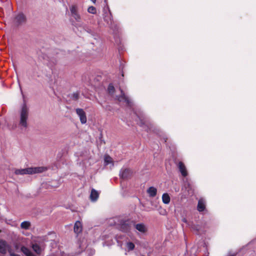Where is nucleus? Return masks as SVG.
<instances>
[{
	"mask_svg": "<svg viewBox=\"0 0 256 256\" xmlns=\"http://www.w3.org/2000/svg\"><path fill=\"white\" fill-rule=\"evenodd\" d=\"M28 108L26 104L25 100H24V104H22L20 112V120L19 124L20 126L24 128L28 127L27 120L28 119Z\"/></svg>",
	"mask_w": 256,
	"mask_h": 256,
	"instance_id": "f257e3e1",
	"label": "nucleus"
},
{
	"mask_svg": "<svg viewBox=\"0 0 256 256\" xmlns=\"http://www.w3.org/2000/svg\"><path fill=\"white\" fill-rule=\"evenodd\" d=\"M44 167L28 168L24 169H17L15 170L16 174H34L42 172L46 170Z\"/></svg>",
	"mask_w": 256,
	"mask_h": 256,
	"instance_id": "f03ea898",
	"label": "nucleus"
},
{
	"mask_svg": "<svg viewBox=\"0 0 256 256\" xmlns=\"http://www.w3.org/2000/svg\"><path fill=\"white\" fill-rule=\"evenodd\" d=\"M134 224L135 222L130 219L122 220L120 222L118 228L121 232L128 233L134 226Z\"/></svg>",
	"mask_w": 256,
	"mask_h": 256,
	"instance_id": "7ed1b4c3",
	"label": "nucleus"
},
{
	"mask_svg": "<svg viewBox=\"0 0 256 256\" xmlns=\"http://www.w3.org/2000/svg\"><path fill=\"white\" fill-rule=\"evenodd\" d=\"M139 122L138 124L142 127L144 130L148 132L152 128V124L143 116H138Z\"/></svg>",
	"mask_w": 256,
	"mask_h": 256,
	"instance_id": "20e7f679",
	"label": "nucleus"
},
{
	"mask_svg": "<svg viewBox=\"0 0 256 256\" xmlns=\"http://www.w3.org/2000/svg\"><path fill=\"white\" fill-rule=\"evenodd\" d=\"M76 114L80 118V122L82 124H84L86 122L87 118L85 112L82 108H78L76 110Z\"/></svg>",
	"mask_w": 256,
	"mask_h": 256,
	"instance_id": "39448f33",
	"label": "nucleus"
},
{
	"mask_svg": "<svg viewBox=\"0 0 256 256\" xmlns=\"http://www.w3.org/2000/svg\"><path fill=\"white\" fill-rule=\"evenodd\" d=\"M132 175V171L130 168H125L120 171V176L123 179L130 178Z\"/></svg>",
	"mask_w": 256,
	"mask_h": 256,
	"instance_id": "423d86ee",
	"label": "nucleus"
},
{
	"mask_svg": "<svg viewBox=\"0 0 256 256\" xmlns=\"http://www.w3.org/2000/svg\"><path fill=\"white\" fill-rule=\"evenodd\" d=\"M8 248H10V246L6 242L3 240H0V252L4 254H6Z\"/></svg>",
	"mask_w": 256,
	"mask_h": 256,
	"instance_id": "0eeeda50",
	"label": "nucleus"
},
{
	"mask_svg": "<svg viewBox=\"0 0 256 256\" xmlns=\"http://www.w3.org/2000/svg\"><path fill=\"white\" fill-rule=\"evenodd\" d=\"M74 233L76 234L78 236V234L82 232V222L79 221L77 220L74 225Z\"/></svg>",
	"mask_w": 256,
	"mask_h": 256,
	"instance_id": "6e6552de",
	"label": "nucleus"
},
{
	"mask_svg": "<svg viewBox=\"0 0 256 256\" xmlns=\"http://www.w3.org/2000/svg\"><path fill=\"white\" fill-rule=\"evenodd\" d=\"M178 168L182 175L186 177L188 176V172L184 164L182 162H180L178 164Z\"/></svg>",
	"mask_w": 256,
	"mask_h": 256,
	"instance_id": "1a4fd4ad",
	"label": "nucleus"
},
{
	"mask_svg": "<svg viewBox=\"0 0 256 256\" xmlns=\"http://www.w3.org/2000/svg\"><path fill=\"white\" fill-rule=\"evenodd\" d=\"M99 197V193L98 192L94 190V188H92L91 190V192L90 194V199L92 202H96Z\"/></svg>",
	"mask_w": 256,
	"mask_h": 256,
	"instance_id": "9d476101",
	"label": "nucleus"
},
{
	"mask_svg": "<svg viewBox=\"0 0 256 256\" xmlns=\"http://www.w3.org/2000/svg\"><path fill=\"white\" fill-rule=\"evenodd\" d=\"M206 208L205 202L203 199L199 200L197 206V210L200 212L204 211Z\"/></svg>",
	"mask_w": 256,
	"mask_h": 256,
	"instance_id": "9b49d317",
	"label": "nucleus"
},
{
	"mask_svg": "<svg viewBox=\"0 0 256 256\" xmlns=\"http://www.w3.org/2000/svg\"><path fill=\"white\" fill-rule=\"evenodd\" d=\"M16 20L18 24H21L26 22V17L24 14L20 13L16 16Z\"/></svg>",
	"mask_w": 256,
	"mask_h": 256,
	"instance_id": "f8f14e48",
	"label": "nucleus"
},
{
	"mask_svg": "<svg viewBox=\"0 0 256 256\" xmlns=\"http://www.w3.org/2000/svg\"><path fill=\"white\" fill-rule=\"evenodd\" d=\"M118 100L120 102H122L126 106H132V103L128 99V97H118Z\"/></svg>",
	"mask_w": 256,
	"mask_h": 256,
	"instance_id": "ddd939ff",
	"label": "nucleus"
},
{
	"mask_svg": "<svg viewBox=\"0 0 256 256\" xmlns=\"http://www.w3.org/2000/svg\"><path fill=\"white\" fill-rule=\"evenodd\" d=\"M134 226L138 230L142 233L146 232L147 230L145 225L143 224H134Z\"/></svg>",
	"mask_w": 256,
	"mask_h": 256,
	"instance_id": "4468645a",
	"label": "nucleus"
},
{
	"mask_svg": "<svg viewBox=\"0 0 256 256\" xmlns=\"http://www.w3.org/2000/svg\"><path fill=\"white\" fill-rule=\"evenodd\" d=\"M147 192L150 196L154 197L156 195L157 190L154 186H150L148 189Z\"/></svg>",
	"mask_w": 256,
	"mask_h": 256,
	"instance_id": "2eb2a0df",
	"label": "nucleus"
},
{
	"mask_svg": "<svg viewBox=\"0 0 256 256\" xmlns=\"http://www.w3.org/2000/svg\"><path fill=\"white\" fill-rule=\"evenodd\" d=\"M170 197L167 193H164L162 196V202L165 204H168L170 202Z\"/></svg>",
	"mask_w": 256,
	"mask_h": 256,
	"instance_id": "dca6fc26",
	"label": "nucleus"
},
{
	"mask_svg": "<svg viewBox=\"0 0 256 256\" xmlns=\"http://www.w3.org/2000/svg\"><path fill=\"white\" fill-rule=\"evenodd\" d=\"M30 226V222L28 221H24L20 224V227L24 230H28Z\"/></svg>",
	"mask_w": 256,
	"mask_h": 256,
	"instance_id": "f3484780",
	"label": "nucleus"
},
{
	"mask_svg": "<svg viewBox=\"0 0 256 256\" xmlns=\"http://www.w3.org/2000/svg\"><path fill=\"white\" fill-rule=\"evenodd\" d=\"M20 250L26 256H30L32 253L30 250L25 246H22L20 248Z\"/></svg>",
	"mask_w": 256,
	"mask_h": 256,
	"instance_id": "a211bd4d",
	"label": "nucleus"
},
{
	"mask_svg": "<svg viewBox=\"0 0 256 256\" xmlns=\"http://www.w3.org/2000/svg\"><path fill=\"white\" fill-rule=\"evenodd\" d=\"M32 248L33 250L37 254H40L42 252V250L38 244H34L32 246Z\"/></svg>",
	"mask_w": 256,
	"mask_h": 256,
	"instance_id": "6ab92c4d",
	"label": "nucleus"
},
{
	"mask_svg": "<svg viewBox=\"0 0 256 256\" xmlns=\"http://www.w3.org/2000/svg\"><path fill=\"white\" fill-rule=\"evenodd\" d=\"M104 20L108 24H111L112 22V16L110 14H108L104 18Z\"/></svg>",
	"mask_w": 256,
	"mask_h": 256,
	"instance_id": "aec40b11",
	"label": "nucleus"
},
{
	"mask_svg": "<svg viewBox=\"0 0 256 256\" xmlns=\"http://www.w3.org/2000/svg\"><path fill=\"white\" fill-rule=\"evenodd\" d=\"M70 10L71 14L78 12V6L74 4L70 6Z\"/></svg>",
	"mask_w": 256,
	"mask_h": 256,
	"instance_id": "412c9836",
	"label": "nucleus"
},
{
	"mask_svg": "<svg viewBox=\"0 0 256 256\" xmlns=\"http://www.w3.org/2000/svg\"><path fill=\"white\" fill-rule=\"evenodd\" d=\"M104 160L106 164H108L112 162V158L108 155H106L104 156Z\"/></svg>",
	"mask_w": 256,
	"mask_h": 256,
	"instance_id": "4be33fe9",
	"label": "nucleus"
},
{
	"mask_svg": "<svg viewBox=\"0 0 256 256\" xmlns=\"http://www.w3.org/2000/svg\"><path fill=\"white\" fill-rule=\"evenodd\" d=\"M108 91L110 94H113L114 92V88L112 84H110L108 88Z\"/></svg>",
	"mask_w": 256,
	"mask_h": 256,
	"instance_id": "5701e85b",
	"label": "nucleus"
},
{
	"mask_svg": "<svg viewBox=\"0 0 256 256\" xmlns=\"http://www.w3.org/2000/svg\"><path fill=\"white\" fill-rule=\"evenodd\" d=\"M126 247L129 250H132L134 248L135 246L132 242H128L126 244Z\"/></svg>",
	"mask_w": 256,
	"mask_h": 256,
	"instance_id": "b1692460",
	"label": "nucleus"
},
{
	"mask_svg": "<svg viewBox=\"0 0 256 256\" xmlns=\"http://www.w3.org/2000/svg\"><path fill=\"white\" fill-rule=\"evenodd\" d=\"M88 12L89 13H90L92 14H95L96 12V8L94 6H90L88 7Z\"/></svg>",
	"mask_w": 256,
	"mask_h": 256,
	"instance_id": "393cba45",
	"label": "nucleus"
},
{
	"mask_svg": "<svg viewBox=\"0 0 256 256\" xmlns=\"http://www.w3.org/2000/svg\"><path fill=\"white\" fill-rule=\"evenodd\" d=\"M72 17L78 22H80V16L78 12L74 13L72 14Z\"/></svg>",
	"mask_w": 256,
	"mask_h": 256,
	"instance_id": "a878e982",
	"label": "nucleus"
},
{
	"mask_svg": "<svg viewBox=\"0 0 256 256\" xmlns=\"http://www.w3.org/2000/svg\"><path fill=\"white\" fill-rule=\"evenodd\" d=\"M8 252L10 253V256H20L18 254H14V252H11V250L10 249V250H8Z\"/></svg>",
	"mask_w": 256,
	"mask_h": 256,
	"instance_id": "bb28decb",
	"label": "nucleus"
},
{
	"mask_svg": "<svg viewBox=\"0 0 256 256\" xmlns=\"http://www.w3.org/2000/svg\"><path fill=\"white\" fill-rule=\"evenodd\" d=\"M182 221H183L184 222H187V220H186V218H184V219L182 220Z\"/></svg>",
	"mask_w": 256,
	"mask_h": 256,
	"instance_id": "cd10ccee",
	"label": "nucleus"
},
{
	"mask_svg": "<svg viewBox=\"0 0 256 256\" xmlns=\"http://www.w3.org/2000/svg\"><path fill=\"white\" fill-rule=\"evenodd\" d=\"M93 3L95 4L96 0H90Z\"/></svg>",
	"mask_w": 256,
	"mask_h": 256,
	"instance_id": "c85d7f7f",
	"label": "nucleus"
},
{
	"mask_svg": "<svg viewBox=\"0 0 256 256\" xmlns=\"http://www.w3.org/2000/svg\"><path fill=\"white\" fill-rule=\"evenodd\" d=\"M122 96H124L125 94H124V93H123V92H122Z\"/></svg>",
	"mask_w": 256,
	"mask_h": 256,
	"instance_id": "c756f323",
	"label": "nucleus"
},
{
	"mask_svg": "<svg viewBox=\"0 0 256 256\" xmlns=\"http://www.w3.org/2000/svg\"><path fill=\"white\" fill-rule=\"evenodd\" d=\"M74 100H78V97L75 96V97H74Z\"/></svg>",
	"mask_w": 256,
	"mask_h": 256,
	"instance_id": "7c9ffc66",
	"label": "nucleus"
},
{
	"mask_svg": "<svg viewBox=\"0 0 256 256\" xmlns=\"http://www.w3.org/2000/svg\"><path fill=\"white\" fill-rule=\"evenodd\" d=\"M164 142H166V140H167V138H164Z\"/></svg>",
	"mask_w": 256,
	"mask_h": 256,
	"instance_id": "2f4dec72",
	"label": "nucleus"
},
{
	"mask_svg": "<svg viewBox=\"0 0 256 256\" xmlns=\"http://www.w3.org/2000/svg\"><path fill=\"white\" fill-rule=\"evenodd\" d=\"M30 256H36L34 254H30Z\"/></svg>",
	"mask_w": 256,
	"mask_h": 256,
	"instance_id": "473e14b6",
	"label": "nucleus"
},
{
	"mask_svg": "<svg viewBox=\"0 0 256 256\" xmlns=\"http://www.w3.org/2000/svg\"><path fill=\"white\" fill-rule=\"evenodd\" d=\"M47 256H56L54 254H51V255Z\"/></svg>",
	"mask_w": 256,
	"mask_h": 256,
	"instance_id": "72a5a7b5",
	"label": "nucleus"
},
{
	"mask_svg": "<svg viewBox=\"0 0 256 256\" xmlns=\"http://www.w3.org/2000/svg\"><path fill=\"white\" fill-rule=\"evenodd\" d=\"M80 94H77L76 95H74V96H78Z\"/></svg>",
	"mask_w": 256,
	"mask_h": 256,
	"instance_id": "f704fd0d",
	"label": "nucleus"
}]
</instances>
